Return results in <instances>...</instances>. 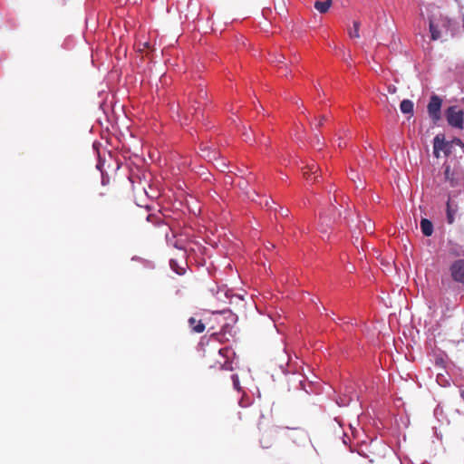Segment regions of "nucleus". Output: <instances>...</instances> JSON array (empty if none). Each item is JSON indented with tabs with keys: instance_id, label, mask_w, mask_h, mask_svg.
Returning <instances> with one entry per match:
<instances>
[{
	"instance_id": "nucleus-1",
	"label": "nucleus",
	"mask_w": 464,
	"mask_h": 464,
	"mask_svg": "<svg viewBox=\"0 0 464 464\" xmlns=\"http://www.w3.org/2000/svg\"><path fill=\"white\" fill-rule=\"evenodd\" d=\"M445 116L448 123L459 130L463 129L464 112L458 106H450L447 109Z\"/></svg>"
},
{
	"instance_id": "nucleus-31",
	"label": "nucleus",
	"mask_w": 464,
	"mask_h": 464,
	"mask_svg": "<svg viewBox=\"0 0 464 464\" xmlns=\"http://www.w3.org/2000/svg\"><path fill=\"white\" fill-rule=\"evenodd\" d=\"M244 135L246 136V140H247V139H248V137H249V134L245 133Z\"/></svg>"
},
{
	"instance_id": "nucleus-32",
	"label": "nucleus",
	"mask_w": 464,
	"mask_h": 464,
	"mask_svg": "<svg viewBox=\"0 0 464 464\" xmlns=\"http://www.w3.org/2000/svg\"><path fill=\"white\" fill-rule=\"evenodd\" d=\"M461 397H462V398H463V400H464V391H463V392H461Z\"/></svg>"
},
{
	"instance_id": "nucleus-27",
	"label": "nucleus",
	"mask_w": 464,
	"mask_h": 464,
	"mask_svg": "<svg viewBox=\"0 0 464 464\" xmlns=\"http://www.w3.org/2000/svg\"><path fill=\"white\" fill-rule=\"evenodd\" d=\"M266 206L269 207V206H270V202H269V201H266Z\"/></svg>"
},
{
	"instance_id": "nucleus-29",
	"label": "nucleus",
	"mask_w": 464,
	"mask_h": 464,
	"mask_svg": "<svg viewBox=\"0 0 464 464\" xmlns=\"http://www.w3.org/2000/svg\"><path fill=\"white\" fill-rule=\"evenodd\" d=\"M175 247H178V249L182 250V247L178 246V245H175Z\"/></svg>"
},
{
	"instance_id": "nucleus-16",
	"label": "nucleus",
	"mask_w": 464,
	"mask_h": 464,
	"mask_svg": "<svg viewBox=\"0 0 464 464\" xmlns=\"http://www.w3.org/2000/svg\"><path fill=\"white\" fill-rule=\"evenodd\" d=\"M388 92L392 94L395 93L397 92V88L394 85H389L388 86Z\"/></svg>"
},
{
	"instance_id": "nucleus-14",
	"label": "nucleus",
	"mask_w": 464,
	"mask_h": 464,
	"mask_svg": "<svg viewBox=\"0 0 464 464\" xmlns=\"http://www.w3.org/2000/svg\"><path fill=\"white\" fill-rule=\"evenodd\" d=\"M232 380L235 389L239 390V380L237 375H233Z\"/></svg>"
},
{
	"instance_id": "nucleus-4",
	"label": "nucleus",
	"mask_w": 464,
	"mask_h": 464,
	"mask_svg": "<svg viewBox=\"0 0 464 464\" xmlns=\"http://www.w3.org/2000/svg\"><path fill=\"white\" fill-rule=\"evenodd\" d=\"M450 276L455 282L464 284V259H459L450 267Z\"/></svg>"
},
{
	"instance_id": "nucleus-9",
	"label": "nucleus",
	"mask_w": 464,
	"mask_h": 464,
	"mask_svg": "<svg viewBox=\"0 0 464 464\" xmlns=\"http://www.w3.org/2000/svg\"><path fill=\"white\" fill-rule=\"evenodd\" d=\"M332 5V0H326L324 2L316 1L314 3V8L321 14L326 13Z\"/></svg>"
},
{
	"instance_id": "nucleus-6",
	"label": "nucleus",
	"mask_w": 464,
	"mask_h": 464,
	"mask_svg": "<svg viewBox=\"0 0 464 464\" xmlns=\"http://www.w3.org/2000/svg\"><path fill=\"white\" fill-rule=\"evenodd\" d=\"M442 25H445L444 23L442 24ZM440 27V23L437 22L435 18H430L429 28L430 33V38L432 41H437L441 38Z\"/></svg>"
},
{
	"instance_id": "nucleus-25",
	"label": "nucleus",
	"mask_w": 464,
	"mask_h": 464,
	"mask_svg": "<svg viewBox=\"0 0 464 464\" xmlns=\"http://www.w3.org/2000/svg\"><path fill=\"white\" fill-rule=\"evenodd\" d=\"M365 229H366V230H371V229H372V227H371V226H366V225H365Z\"/></svg>"
},
{
	"instance_id": "nucleus-19",
	"label": "nucleus",
	"mask_w": 464,
	"mask_h": 464,
	"mask_svg": "<svg viewBox=\"0 0 464 464\" xmlns=\"http://www.w3.org/2000/svg\"><path fill=\"white\" fill-rule=\"evenodd\" d=\"M450 143H452V144H453V143H455V144L459 145V146H460V145H462L461 140H459V139H455V140H454L453 141H451Z\"/></svg>"
},
{
	"instance_id": "nucleus-2",
	"label": "nucleus",
	"mask_w": 464,
	"mask_h": 464,
	"mask_svg": "<svg viewBox=\"0 0 464 464\" xmlns=\"http://www.w3.org/2000/svg\"><path fill=\"white\" fill-rule=\"evenodd\" d=\"M452 143L446 141L445 137L442 134H438L433 140V154L436 158L440 157L442 152L445 156H449L451 153Z\"/></svg>"
},
{
	"instance_id": "nucleus-21",
	"label": "nucleus",
	"mask_w": 464,
	"mask_h": 464,
	"mask_svg": "<svg viewBox=\"0 0 464 464\" xmlns=\"http://www.w3.org/2000/svg\"><path fill=\"white\" fill-rule=\"evenodd\" d=\"M264 140H265V137H264V135H263V134L261 135V137H260L259 139H255V140H258V141H260V142H263V141H264Z\"/></svg>"
},
{
	"instance_id": "nucleus-26",
	"label": "nucleus",
	"mask_w": 464,
	"mask_h": 464,
	"mask_svg": "<svg viewBox=\"0 0 464 464\" xmlns=\"http://www.w3.org/2000/svg\"><path fill=\"white\" fill-rule=\"evenodd\" d=\"M365 229H366V230H371V229H372V227H371V226H366V225H365Z\"/></svg>"
},
{
	"instance_id": "nucleus-5",
	"label": "nucleus",
	"mask_w": 464,
	"mask_h": 464,
	"mask_svg": "<svg viewBox=\"0 0 464 464\" xmlns=\"http://www.w3.org/2000/svg\"><path fill=\"white\" fill-rule=\"evenodd\" d=\"M149 189L150 190H148L145 186H143L141 188L140 192H141L142 195H140L137 198V205L138 206L144 207V208H149V205L143 199V196L147 197L149 198H155L158 197V192L155 189H153L150 185H149Z\"/></svg>"
},
{
	"instance_id": "nucleus-12",
	"label": "nucleus",
	"mask_w": 464,
	"mask_h": 464,
	"mask_svg": "<svg viewBox=\"0 0 464 464\" xmlns=\"http://www.w3.org/2000/svg\"><path fill=\"white\" fill-rule=\"evenodd\" d=\"M170 267L179 275H183L185 273V268L184 267H180L178 266L177 262L175 259H171L170 260Z\"/></svg>"
},
{
	"instance_id": "nucleus-30",
	"label": "nucleus",
	"mask_w": 464,
	"mask_h": 464,
	"mask_svg": "<svg viewBox=\"0 0 464 464\" xmlns=\"http://www.w3.org/2000/svg\"><path fill=\"white\" fill-rule=\"evenodd\" d=\"M175 247H178V249L182 250V247L178 246V245H175Z\"/></svg>"
},
{
	"instance_id": "nucleus-24",
	"label": "nucleus",
	"mask_w": 464,
	"mask_h": 464,
	"mask_svg": "<svg viewBox=\"0 0 464 464\" xmlns=\"http://www.w3.org/2000/svg\"><path fill=\"white\" fill-rule=\"evenodd\" d=\"M445 174H446V176H447V177H448V175H450V169H449V168H447V169H446Z\"/></svg>"
},
{
	"instance_id": "nucleus-15",
	"label": "nucleus",
	"mask_w": 464,
	"mask_h": 464,
	"mask_svg": "<svg viewBox=\"0 0 464 464\" xmlns=\"http://www.w3.org/2000/svg\"><path fill=\"white\" fill-rule=\"evenodd\" d=\"M102 184L106 185L109 183V178L105 176L103 173H102Z\"/></svg>"
},
{
	"instance_id": "nucleus-10",
	"label": "nucleus",
	"mask_w": 464,
	"mask_h": 464,
	"mask_svg": "<svg viewBox=\"0 0 464 464\" xmlns=\"http://www.w3.org/2000/svg\"><path fill=\"white\" fill-rule=\"evenodd\" d=\"M402 113H412L413 112V102L410 100H403L400 105Z\"/></svg>"
},
{
	"instance_id": "nucleus-28",
	"label": "nucleus",
	"mask_w": 464,
	"mask_h": 464,
	"mask_svg": "<svg viewBox=\"0 0 464 464\" xmlns=\"http://www.w3.org/2000/svg\"><path fill=\"white\" fill-rule=\"evenodd\" d=\"M175 247H178V249L182 250V247L178 246V245H175Z\"/></svg>"
},
{
	"instance_id": "nucleus-18",
	"label": "nucleus",
	"mask_w": 464,
	"mask_h": 464,
	"mask_svg": "<svg viewBox=\"0 0 464 464\" xmlns=\"http://www.w3.org/2000/svg\"><path fill=\"white\" fill-rule=\"evenodd\" d=\"M279 212L281 213L282 216H287L288 215V210L287 209H283L282 208H280Z\"/></svg>"
},
{
	"instance_id": "nucleus-23",
	"label": "nucleus",
	"mask_w": 464,
	"mask_h": 464,
	"mask_svg": "<svg viewBox=\"0 0 464 464\" xmlns=\"http://www.w3.org/2000/svg\"><path fill=\"white\" fill-rule=\"evenodd\" d=\"M324 117H322V118L319 120V124H318L319 126H321V125H322V123H323V121H324Z\"/></svg>"
},
{
	"instance_id": "nucleus-3",
	"label": "nucleus",
	"mask_w": 464,
	"mask_h": 464,
	"mask_svg": "<svg viewBox=\"0 0 464 464\" xmlns=\"http://www.w3.org/2000/svg\"><path fill=\"white\" fill-rule=\"evenodd\" d=\"M442 105V100L437 96L432 95L430 102L427 106L429 116L433 121L437 122L440 119V109Z\"/></svg>"
},
{
	"instance_id": "nucleus-13",
	"label": "nucleus",
	"mask_w": 464,
	"mask_h": 464,
	"mask_svg": "<svg viewBox=\"0 0 464 464\" xmlns=\"http://www.w3.org/2000/svg\"><path fill=\"white\" fill-rule=\"evenodd\" d=\"M204 330H205V325L200 321H198L197 323V325L193 326V331L195 333L199 334V333H202Z\"/></svg>"
},
{
	"instance_id": "nucleus-17",
	"label": "nucleus",
	"mask_w": 464,
	"mask_h": 464,
	"mask_svg": "<svg viewBox=\"0 0 464 464\" xmlns=\"http://www.w3.org/2000/svg\"><path fill=\"white\" fill-rule=\"evenodd\" d=\"M188 323H189V325L193 328V326L197 325L198 322L196 321L195 318L191 317V318H189Z\"/></svg>"
},
{
	"instance_id": "nucleus-11",
	"label": "nucleus",
	"mask_w": 464,
	"mask_h": 464,
	"mask_svg": "<svg viewBox=\"0 0 464 464\" xmlns=\"http://www.w3.org/2000/svg\"><path fill=\"white\" fill-rule=\"evenodd\" d=\"M360 25H361L360 22H358V21L353 22V28H350L348 30V34L351 38H359L360 37V34H359Z\"/></svg>"
},
{
	"instance_id": "nucleus-8",
	"label": "nucleus",
	"mask_w": 464,
	"mask_h": 464,
	"mask_svg": "<svg viewBox=\"0 0 464 464\" xmlns=\"http://www.w3.org/2000/svg\"><path fill=\"white\" fill-rule=\"evenodd\" d=\"M420 228H421L422 233L426 237L431 236V234L433 232L432 223L430 220L426 219V218L421 219V221H420Z\"/></svg>"
},
{
	"instance_id": "nucleus-20",
	"label": "nucleus",
	"mask_w": 464,
	"mask_h": 464,
	"mask_svg": "<svg viewBox=\"0 0 464 464\" xmlns=\"http://www.w3.org/2000/svg\"><path fill=\"white\" fill-rule=\"evenodd\" d=\"M284 59H285V57H284L283 55H281V54H280V55H278V57L276 59V62L281 63V62H283V60H284Z\"/></svg>"
},
{
	"instance_id": "nucleus-22",
	"label": "nucleus",
	"mask_w": 464,
	"mask_h": 464,
	"mask_svg": "<svg viewBox=\"0 0 464 464\" xmlns=\"http://www.w3.org/2000/svg\"><path fill=\"white\" fill-rule=\"evenodd\" d=\"M307 168L309 169V170H310L311 172H314V169H315V166H314V165H312V166H308Z\"/></svg>"
},
{
	"instance_id": "nucleus-7",
	"label": "nucleus",
	"mask_w": 464,
	"mask_h": 464,
	"mask_svg": "<svg viewBox=\"0 0 464 464\" xmlns=\"http://www.w3.org/2000/svg\"><path fill=\"white\" fill-rule=\"evenodd\" d=\"M446 212L448 223L452 224L455 220V216L458 212V206L450 198L447 202Z\"/></svg>"
}]
</instances>
